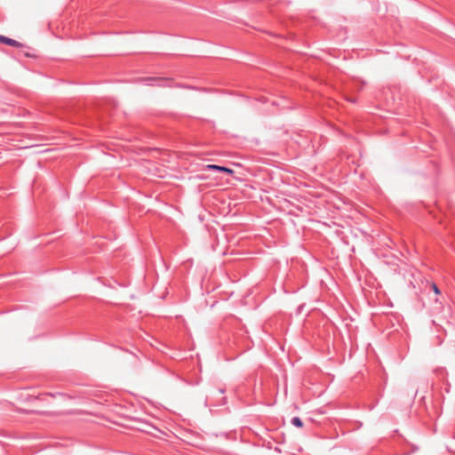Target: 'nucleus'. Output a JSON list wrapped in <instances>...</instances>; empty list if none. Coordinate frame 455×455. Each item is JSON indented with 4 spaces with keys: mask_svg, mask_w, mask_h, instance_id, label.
I'll return each mask as SVG.
<instances>
[{
    "mask_svg": "<svg viewBox=\"0 0 455 455\" xmlns=\"http://www.w3.org/2000/svg\"><path fill=\"white\" fill-rule=\"evenodd\" d=\"M431 288L433 290V291L435 293V294H440L441 293V291L440 289L438 288V286L435 283H431Z\"/></svg>",
    "mask_w": 455,
    "mask_h": 455,
    "instance_id": "obj_4",
    "label": "nucleus"
},
{
    "mask_svg": "<svg viewBox=\"0 0 455 455\" xmlns=\"http://www.w3.org/2000/svg\"><path fill=\"white\" fill-rule=\"evenodd\" d=\"M0 42L4 44L14 46V47H20L22 45L20 42H18L14 39L9 38L7 36H1V35H0Z\"/></svg>",
    "mask_w": 455,
    "mask_h": 455,
    "instance_id": "obj_2",
    "label": "nucleus"
},
{
    "mask_svg": "<svg viewBox=\"0 0 455 455\" xmlns=\"http://www.w3.org/2000/svg\"><path fill=\"white\" fill-rule=\"evenodd\" d=\"M219 392H220V393H224V389H221V388H220V389H219Z\"/></svg>",
    "mask_w": 455,
    "mask_h": 455,
    "instance_id": "obj_5",
    "label": "nucleus"
},
{
    "mask_svg": "<svg viewBox=\"0 0 455 455\" xmlns=\"http://www.w3.org/2000/svg\"><path fill=\"white\" fill-rule=\"evenodd\" d=\"M291 422L296 427H303V421L299 417H293L291 419Z\"/></svg>",
    "mask_w": 455,
    "mask_h": 455,
    "instance_id": "obj_3",
    "label": "nucleus"
},
{
    "mask_svg": "<svg viewBox=\"0 0 455 455\" xmlns=\"http://www.w3.org/2000/svg\"><path fill=\"white\" fill-rule=\"evenodd\" d=\"M205 169L208 171H217L220 172L227 173L228 175H232L234 171L228 167L217 165V164H208L205 166Z\"/></svg>",
    "mask_w": 455,
    "mask_h": 455,
    "instance_id": "obj_1",
    "label": "nucleus"
}]
</instances>
